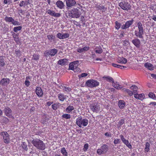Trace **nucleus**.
Returning a JSON list of instances; mask_svg holds the SVG:
<instances>
[{
	"label": "nucleus",
	"instance_id": "obj_11",
	"mask_svg": "<svg viewBox=\"0 0 156 156\" xmlns=\"http://www.w3.org/2000/svg\"><path fill=\"white\" fill-rule=\"evenodd\" d=\"M3 111L5 115L7 116L10 117L12 116V112L11 109L8 107H5Z\"/></svg>",
	"mask_w": 156,
	"mask_h": 156
},
{
	"label": "nucleus",
	"instance_id": "obj_27",
	"mask_svg": "<svg viewBox=\"0 0 156 156\" xmlns=\"http://www.w3.org/2000/svg\"><path fill=\"white\" fill-rule=\"evenodd\" d=\"M122 90L126 93L130 97L131 96L133 95V92L129 89L123 88L122 89Z\"/></svg>",
	"mask_w": 156,
	"mask_h": 156
},
{
	"label": "nucleus",
	"instance_id": "obj_16",
	"mask_svg": "<svg viewBox=\"0 0 156 156\" xmlns=\"http://www.w3.org/2000/svg\"><path fill=\"white\" fill-rule=\"evenodd\" d=\"M48 14L50 15L55 17H58L60 16V15L59 13H55L54 11L50 10H48L47 11Z\"/></svg>",
	"mask_w": 156,
	"mask_h": 156
},
{
	"label": "nucleus",
	"instance_id": "obj_51",
	"mask_svg": "<svg viewBox=\"0 0 156 156\" xmlns=\"http://www.w3.org/2000/svg\"><path fill=\"white\" fill-rule=\"evenodd\" d=\"M118 123L119 126H121L124 123V120L123 119H122L119 121Z\"/></svg>",
	"mask_w": 156,
	"mask_h": 156
},
{
	"label": "nucleus",
	"instance_id": "obj_58",
	"mask_svg": "<svg viewBox=\"0 0 156 156\" xmlns=\"http://www.w3.org/2000/svg\"><path fill=\"white\" fill-rule=\"evenodd\" d=\"M16 54L17 55H20V51L19 50H16Z\"/></svg>",
	"mask_w": 156,
	"mask_h": 156
},
{
	"label": "nucleus",
	"instance_id": "obj_13",
	"mask_svg": "<svg viewBox=\"0 0 156 156\" xmlns=\"http://www.w3.org/2000/svg\"><path fill=\"white\" fill-rule=\"evenodd\" d=\"M56 36L58 38L60 39H64L68 37L69 36V35L67 33L63 34L58 33L57 34Z\"/></svg>",
	"mask_w": 156,
	"mask_h": 156
},
{
	"label": "nucleus",
	"instance_id": "obj_64",
	"mask_svg": "<svg viewBox=\"0 0 156 156\" xmlns=\"http://www.w3.org/2000/svg\"><path fill=\"white\" fill-rule=\"evenodd\" d=\"M151 104L153 105L154 106L156 105V103L155 102H151L150 104V105H151Z\"/></svg>",
	"mask_w": 156,
	"mask_h": 156
},
{
	"label": "nucleus",
	"instance_id": "obj_4",
	"mask_svg": "<svg viewBox=\"0 0 156 156\" xmlns=\"http://www.w3.org/2000/svg\"><path fill=\"white\" fill-rule=\"evenodd\" d=\"M109 149L108 146L106 144H104L100 148L97 150V153L99 155L106 154Z\"/></svg>",
	"mask_w": 156,
	"mask_h": 156
},
{
	"label": "nucleus",
	"instance_id": "obj_39",
	"mask_svg": "<svg viewBox=\"0 0 156 156\" xmlns=\"http://www.w3.org/2000/svg\"><path fill=\"white\" fill-rule=\"evenodd\" d=\"M62 117L66 119H69L71 118V115L69 114H65L62 115Z\"/></svg>",
	"mask_w": 156,
	"mask_h": 156
},
{
	"label": "nucleus",
	"instance_id": "obj_47",
	"mask_svg": "<svg viewBox=\"0 0 156 156\" xmlns=\"http://www.w3.org/2000/svg\"><path fill=\"white\" fill-rule=\"evenodd\" d=\"M13 25L15 26H19L20 25V23L18 21L15 20L13 19V21L12 23Z\"/></svg>",
	"mask_w": 156,
	"mask_h": 156
},
{
	"label": "nucleus",
	"instance_id": "obj_25",
	"mask_svg": "<svg viewBox=\"0 0 156 156\" xmlns=\"http://www.w3.org/2000/svg\"><path fill=\"white\" fill-rule=\"evenodd\" d=\"M89 48L88 46H86L83 48H79L77 49V51L80 53L83 52L88 51Z\"/></svg>",
	"mask_w": 156,
	"mask_h": 156
},
{
	"label": "nucleus",
	"instance_id": "obj_2",
	"mask_svg": "<svg viewBox=\"0 0 156 156\" xmlns=\"http://www.w3.org/2000/svg\"><path fill=\"white\" fill-rule=\"evenodd\" d=\"M88 123V120L87 118H83L81 116L77 117L76 120V123L80 127L83 126L84 127L87 126Z\"/></svg>",
	"mask_w": 156,
	"mask_h": 156
},
{
	"label": "nucleus",
	"instance_id": "obj_63",
	"mask_svg": "<svg viewBox=\"0 0 156 156\" xmlns=\"http://www.w3.org/2000/svg\"><path fill=\"white\" fill-rule=\"evenodd\" d=\"M35 110V108L34 107H32L30 109V112H32Z\"/></svg>",
	"mask_w": 156,
	"mask_h": 156
},
{
	"label": "nucleus",
	"instance_id": "obj_6",
	"mask_svg": "<svg viewBox=\"0 0 156 156\" xmlns=\"http://www.w3.org/2000/svg\"><path fill=\"white\" fill-rule=\"evenodd\" d=\"M69 16L72 18H79L80 15V12L77 9H72L69 12Z\"/></svg>",
	"mask_w": 156,
	"mask_h": 156
},
{
	"label": "nucleus",
	"instance_id": "obj_26",
	"mask_svg": "<svg viewBox=\"0 0 156 156\" xmlns=\"http://www.w3.org/2000/svg\"><path fill=\"white\" fill-rule=\"evenodd\" d=\"M112 83L113 86L115 88H116L117 89H122H122L123 88L122 87H121V86L119 85V83L117 82H113Z\"/></svg>",
	"mask_w": 156,
	"mask_h": 156
},
{
	"label": "nucleus",
	"instance_id": "obj_20",
	"mask_svg": "<svg viewBox=\"0 0 156 156\" xmlns=\"http://www.w3.org/2000/svg\"><path fill=\"white\" fill-rule=\"evenodd\" d=\"M36 92L38 96L39 97L42 96L43 94L42 90L40 87H38L36 88Z\"/></svg>",
	"mask_w": 156,
	"mask_h": 156
},
{
	"label": "nucleus",
	"instance_id": "obj_17",
	"mask_svg": "<svg viewBox=\"0 0 156 156\" xmlns=\"http://www.w3.org/2000/svg\"><path fill=\"white\" fill-rule=\"evenodd\" d=\"M132 42L136 47H140V41L139 39H133L132 41Z\"/></svg>",
	"mask_w": 156,
	"mask_h": 156
},
{
	"label": "nucleus",
	"instance_id": "obj_18",
	"mask_svg": "<svg viewBox=\"0 0 156 156\" xmlns=\"http://www.w3.org/2000/svg\"><path fill=\"white\" fill-rule=\"evenodd\" d=\"M117 62L119 63L125 64L127 62V60L123 57H119L117 59Z\"/></svg>",
	"mask_w": 156,
	"mask_h": 156
},
{
	"label": "nucleus",
	"instance_id": "obj_46",
	"mask_svg": "<svg viewBox=\"0 0 156 156\" xmlns=\"http://www.w3.org/2000/svg\"><path fill=\"white\" fill-rule=\"evenodd\" d=\"M39 56L37 54H34L33 56L32 59L34 60H38L39 58Z\"/></svg>",
	"mask_w": 156,
	"mask_h": 156
},
{
	"label": "nucleus",
	"instance_id": "obj_40",
	"mask_svg": "<svg viewBox=\"0 0 156 156\" xmlns=\"http://www.w3.org/2000/svg\"><path fill=\"white\" fill-rule=\"evenodd\" d=\"M144 97V94H134V98H143Z\"/></svg>",
	"mask_w": 156,
	"mask_h": 156
},
{
	"label": "nucleus",
	"instance_id": "obj_44",
	"mask_svg": "<svg viewBox=\"0 0 156 156\" xmlns=\"http://www.w3.org/2000/svg\"><path fill=\"white\" fill-rule=\"evenodd\" d=\"M88 75V74L86 73H83L80 75H79L78 76V77L80 79L82 78V77H84L86 76H87Z\"/></svg>",
	"mask_w": 156,
	"mask_h": 156
},
{
	"label": "nucleus",
	"instance_id": "obj_34",
	"mask_svg": "<svg viewBox=\"0 0 156 156\" xmlns=\"http://www.w3.org/2000/svg\"><path fill=\"white\" fill-rule=\"evenodd\" d=\"M130 89L131 90H133L134 93H136L137 91L138 87L136 85H133L130 87Z\"/></svg>",
	"mask_w": 156,
	"mask_h": 156
},
{
	"label": "nucleus",
	"instance_id": "obj_1",
	"mask_svg": "<svg viewBox=\"0 0 156 156\" xmlns=\"http://www.w3.org/2000/svg\"><path fill=\"white\" fill-rule=\"evenodd\" d=\"M32 144L37 149L43 150L45 148V145L41 140L36 138L34 139L31 142Z\"/></svg>",
	"mask_w": 156,
	"mask_h": 156
},
{
	"label": "nucleus",
	"instance_id": "obj_35",
	"mask_svg": "<svg viewBox=\"0 0 156 156\" xmlns=\"http://www.w3.org/2000/svg\"><path fill=\"white\" fill-rule=\"evenodd\" d=\"M74 109V108L73 106L69 105L67 108H66V110L67 112L70 113L72 110Z\"/></svg>",
	"mask_w": 156,
	"mask_h": 156
},
{
	"label": "nucleus",
	"instance_id": "obj_8",
	"mask_svg": "<svg viewBox=\"0 0 156 156\" xmlns=\"http://www.w3.org/2000/svg\"><path fill=\"white\" fill-rule=\"evenodd\" d=\"M1 135L3 136L4 142L8 144L10 142L9 135L6 132H2L1 133Z\"/></svg>",
	"mask_w": 156,
	"mask_h": 156
},
{
	"label": "nucleus",
	"instance_id": "obj_37",
	"mask_svg": "<svg viewBox=\"0 0 156 156\" xmlns=\"http://www.w3.org/2000/svg\"><path fill=\"white\" fill-rule=\"evenodd\" d=\"M61 153L64 156H67V152L65 147H62L61 149Z\"/></svg>",
	"mask_w": 156,
	"mask_h": 156
},
{
	"label": "nucleus",
	"instance_id": "obj_19",
	"mask_svg": "<svg viewBox=\"0 0 156 156\" xmlns=\"http://www.w3.org/2000/svg\"><path fill=\"white\" fill-rule=\"evenodd\" d=\"M68 60L66 58L60 59L58 62V63L61 65H66L68 64Z\"/></svg>",
	"mask_w": 156,
	"mask_h": 156
},
{
	"label": "nucleus",
	"instance_id": "obj_55",
	"mask_svg": "<svg viewBox=\"0 0 156 156\" xmlns=\"http://www.w3.org/2000/svg\"><path fill=\"white\" fill-rule=\"evenodd\" d=\"M47 37L49 40H52L53 38V35H48Z\"/></svg>",
	"mask_w": 156,
	"mask_h": 156
},
{
	"label": "nucleus",
	"instance_id": "obj_29",
	"mask_svg": "<svg viewBox=\"0 0 156 156\" xmlns=\"http://www.w3.org/2000/svg\"><path fill=\"white\" fill-rule=\"evenodd\" d=\"M125 102L124 101L120 100L119 101L118 105L120 108H123L125 106Z\"/></svg>",
	"mask_w": 156,
	"mask_h": 156
},
{
	"label": "nucleus",
	"instance_id": "obj_30",
	"mask_svg": "<svg viewBox=\"0 0 156 156\" xmlns=\"http://www.w3.org/2000/svg\"><path fill=\"white\" fill-rule=\"evenodd\" d=\"M96 53L100 54L102 52L101 48L100 47H97L94 49Z\"/></svg>",
	"mask_w": 156,
	"mask_h": 156
},
{
	"label": "nucleus",
	"instance_id": "obj_48",
	"mask_svg": "<svg viewBox=\"0 0 156 156\" xmlns=\"http://www.w3.org/2000/svg\"><path fill=\"white\" fill-rule=\"evenodd\" d=\"M88 147H89V145H88V144L86 143V144H85L84 146V147H83V150L84 151H86L88 149Z\"/></svg>",
	"mask_w": 156,
	"mask_h": 156
},
{
	"label": "nucleus",
	"instance_id": "obj_53",
	"mask_svg": "<svg viewBox=\"0 0 156 156\" xmlns=\"http://www.w3.org/2000/svg\"><path fill=\"white\" fill-rule=\"evenodd\" d=\"M25 84L27 87H29L30 84V82L29 81L26 80L25 82Z\"/></svg>",
	"mask_w": 156,
	"mask_h": 156
},
{
	"label": "nucleus",
	"instance_id": "obj_50",
	"mask_svg": "<svg viewBox=\"0 0 156 156\" xmlns=\"http://www.w3.org/2000/svg\"><path fill=\"white\" fill-rule=\"evenodd\" d=\"M26 5V3L24 1H22V2H21L19 4V5L20 7H22V6H25Z\"/></svg>",
	"mask_w": 156,
	"mask_h": 156
},
{
	"label": "nucleus",
	"instance_id": "obj_60",
	"mask_svg": "<svg viewBox=\"0 0 156 156\" xmlns=\"http://www.w3.org/2000/svg\"><path fill=\"white\" fill-rule=\"evenodd\" d=\"M64 97V96L63 94H58V98H63Z\"/></svg>",
	"mask_w": 156,
	"mask_h": 156
},
{
	"label": "nucleus",
	"instance_id": "obj_62",
	"mask_svg": "<svg viewBox=\"0 0 156 156\" xmlns=\"http://www.w3.org/2000/svg\"><path fill=\"white\" fill-rule=\"evenodd\" d=\"M152 19L154 21H156V16L154 15L152 17Z\"/></svg>",
	"mask_w": 156,
	"mask_h": 156
},
{
	"label": "nucleus",
	"instance_id": "obj_32",
	"mask_svg": "<svg viewBox=\"0 0 156 156\" xmlns=\"http://www.w3.org/2000/svg\"><path fill=\"white\" fill-rule=\"evenodd\" d=\"M5 65L4 60L3 57L0 56V66L3 67Z\"/></svg>",
	"mask_w": 156,
	"mask_h": 156
},
{
	"label": "nucleus",
	"instance_id": "obj_43",
	"mask_svg": "<svg viewBox=\"0 0 156 156\" xmlns=\"http://www.w3.org/2000/svg\"><path fill=\"white\" fill-rule=\"evenodd\" d=\"M22 27L21 26H18L15 27L13 28V30L14 32H16L18 30H20L22 29Z\"/></svg>",
	"mask_w": 156,
	"mask_h": 156
},
{
	"label": "nucleus",
	"instance_id": "obj_57",
	"mask_svg": "<svg viewBox=\"0 0 156 156\" xmlns=\"http://www.w3.org/2000/svg\"><path fill=\"white\" fill-rule=\"evenodd\" d=\"M53 103V101H51V102H50V101H48V102L47 103V105L48 106H50L51 104H52Z\"/></svg>",
	"mask_w": 156,
	"mask_h": 156
},
{
	"label": "nucleus",
	"instance_id": "obj_54",
	"mask_svg": "<svg viewBox=\"0 0 156 156\" xmlns=\"http://www.w3.org/2000/svg\"><path fill=\"white\" fill-rule=\"evenodd\" d=\"M105 135V136H107L108 137H111L112 136L111 134L108 132L106 133Z\"/></svg>",
	"mask_w": 156,
	"mask_h": 156
},
{
	"label": "nucleus",
	"instance_id": "obj_36",
	"mask_svg": "<svg viewBox=\"0 0 156 156\" xmlns=\"http://www.w3.org/2000/svg\"><path fill=\"white\" fill-rule=\"evenodd\" d=\"M5 20L6 22H11L12 23L13 21V19L11 17H8L6 16L5 18Z\"/></svg>",
	"mask_w": 156,
	"mask_h": 156
},
{
	"label": "nucleus",
	"instance_id": "obj_21",
	"mask_svg": "<svg viewBox=\"0 0 156 156\" xmlns=\"http://www.w3.org/2000/svg\"><path fill=\"white\" fill-rule=\"evenodd\" d=\"M56 4L57 7L60 9H62L65 6L63 2L60 0L57 1L56 3Z\"/></svg>",
	"mask_w": 156,
	"mask_h": 156
},
{
	"label": "nucleus",
	"instance_id": "obj_10",
	"mask_svg": "<svg viewBox=\"0 0 156 156\" xmlns=\"http://www.w3.org/2000/svg\"><path fill=\"white\" fill-rule=\"evenodd\" d=\"M58 50L56 49H53L46 51L45 52L46 56L50 55L51 56H54L57 52Z\"/></svg>",
	"mask_w": 156,
	"mask_h": 156
},
{
	"label": "nucleus",
	"instance_id": "obj_41",
	"mask_svg": "<svg viewBox=\"0 0 156 156\" xmlns=\"http://www.w3.org/2000/svg\"><path fill=\"white\" fill-rule=\"evenodd\" d=\"M63 90L64 91H65L67 92H69L71 90V89L69 87L66 86H64L63 87Z\"/></svg>",
	"mask_w": 156,
	"mask_h": 156
},
{
	"label": "nucleus",
	"instance_id": "obj_59",
	"mask_svg": "<svg viewBox=\"0 0 156 156\" xmlns=\"http://www.w3.org/2000/svg\"><path fill=\"white\" fill-rule=\"evenodd\" d=\"M151 76L152 77L156 79V74H151Z\"/></svg>",
	"mask_w": 156,
	"mask_h": 156
},
{
	"label": "nucleus",
	"instance_id": "obj_14",
	"mask_svg": "<svg viewBox=\"0 0 156 156\" xmlns=\"http://www.w3.org/2000/svg\"><path fill=\"white\" fill-rule=\"evenodd\" d=\"M66 1L67 6L69 7L75 5L76 4L75 0H66Z\"/></svg>",
	"mask_w": 156,
	"mask_h": 156
},
{
	"label": "nucleus",
	"instance_id": "obj_24",
	"mask_svg": "<svg viewBox=\"0 0 156 156\" xmlns=\"http://www.w3.org/2000/svg\"><path fill=\"white\" fill-rule=\"evenodd\" d=\"M135 35L136 36L139 37L140 38H143V34L144 32L136 30L134 32Z\"/></svg>",
	"mask_w": 156,
	"mask_h": 156
},
{
	"label": "nucleus",
	"instance_id": "obj_12",
	"mask_svg": "<svg viewBox=\"0 0 156 156\" xmlns=\"http://www.w3.org/2000/svg\"><path fill=\"white\" fill-rule=\"evenodd\" d=\"M133 20L127 21L125 24L121 26V28L122 29H125L129 28L133 24Z\"/></svg>",
	"mask_w": 156,
	"mask_h": 156
},
{
	"label": "nucleus",
	"instance_id": "obj_3",
	"mask_svg": "<svg viewBox=\"0 0 156 156\" xmlns=\"http://www.w3.org/2000/svg\"><path fill=\"white\" fill-rule=\"evenodd\" d=\"M79 62L76 61L70 63L69 65V69L73 71L74 72L80 71V69L78 67Z\"/></svg>",
	"mask_w": 156,
	"mask_h": 156
},
{
	"label": "nucleus",
	"instance_id": "obj_38",
	"mask_svg": "<svg viewBox=\"0 0 156 156\" xmlns=\"http://www.w3.org/2000/svg\"><path fill=\"white\" fill-rule=\"evenodd\" d=\"M21 145L23 148L24 150L26 151H27L28 150V148L27 147V145L26 143L23 142Z\"/></svg>",
	"mask_w": 156,
	"mask_h": 156
},
{
	"label": "nucleus",
	"instance_id": "obj_28",
	"mask_svg": "<svg viewBox=\"0 0 156 156\" xmlns=\"http://www.w3.org/2000/svg\"><path fill=\"white\" fill-rule=\"evenodd\" d=\"M103 79L109 82H113V79L109 76H105L103 77Z\"/></svg>",
	"mask_w": 156,
	"mask_h": 156
},
{
	"label": "nucleus",
	"instance_id": "obj_61",
	"mask_svg": "<svg viewBox=\"0 0 156 156\" xmlns=\"http://www.w3.org/2000/svg\"><path fill=\"white\" fill-rule=\"evenodd\" d=\"M10 1V0H4V3L5 4H6L8 2H9Z\"/></svg>",
	"mask_w": 156,
	"mask_h": 156
},
{
	"label": "nucleus",
	"instance_id": "obj_42",
	"mask_svg": "<svg viewBox=\"0 0 156 156\" xmlns=\"http://www.w3.org/2000/svg\"><path fill=\"white\" fill-rule=\"evenodd\" d=\"M120 142L121 141L120 139L118 138L115 139L113 142L114 144L115 145L120 144Z\"/></svg>",
	"mask_w": 156,
	"mask_h": 156
},
{
	"label": "nucleus",
	"instance_id": "obj_49",
	"mask_svg": "<svg viewBox=\"0 0 156 156\" xmlns=\"http://www.w3.org/2000/svg\"><path fill=\"white\" fill-rule=\"evenodd\" d=\"M148 96L149 98H156L154 94L153 93H150L148 94Z\"/></svg>",
	"mask_w": 156,
	"mask_h": 156
},
{
	"label": "nucleus",
	"instance_id": "obj_45",
	"mask_svg": "<svg viewBox=\"0 0 156 156\" xmlns=\"http://www.w3.org/2000/svg\"><path fill=\"white\" fill-rule=\"evenodd\" d=\"M115 28L117 30L119 29V28L120 27L121 24H120V23L117 21H116L115 22Z\"/></svg>",
	"mask_w": 156,
	"mask_h": 156
},
{
	"label": "nucleus",
	"instance_id": "obj_33",
	"mask_svg": "<svg viewBox=\"0 0 156 156\" xmlns=\"http://www.w3.org/2000/svg\"><path fill=\"white\" fill-rule=\"evenodd\" d=\"M137 27L139 31L144 32V30L142 23L140 22L137 23Z\"/></svg>",
	"mask_w": 156,
	"mask_h": 156
},
{
	"label": "nucleus",
	"instance_id": "obj_31",
	"mask_svg": "<svg viewBox=\"0 0 156 156\" xmlns=\"http://www.w3.org/2000/svg\"><path fill=\"white\" fill-rule=\"evenodd\" d=\"M145 146V153L147 152L150 150V144L148 142H147L146 143Z\"/></svg>",
	"mask_w": 156,
	"mask_h": 156
},
{
	"label": "nucleus",
	"instance_id": "obj_5",
	"mask_svg": "<svg viewBox=\"0 0 156 156\" xmlns=\"http://www.w3.org/2000/svg\"><path fill=\"white\" fill-rule=\"evenodd\" d=\"M99 84V83L98 82L93 79L88 80L85 83V85L90 88L98 86Z\"/></svg>",
	"mask_w": 156,
	"mask_h": 156
},
{
	"label": "nucleus",
	"instance_id": "obj_22",
	"mask_svg": "<svg viewBox=\"0 0 156 156\" xmlns=\"http://www.w3.org/2000/svg\"><path fill=\"white\" fill-rule=\"evenodd\" d=\"M9 82V80L7 78L2 79L0 81V84L2 85H7Z\"/></svg>",
	"mask_w": 156,
	"mask_h": 156
},
{
	"label": "nucleus",
	"instance_id": "obj_23",
	"mask_svg": "<svg viewBox=\"0 0 156 156\" xmlns=\"http://www.w3.org/2000/svg\"><path fill=\"white\" fill-rule=\"evenodd\" d=\"M144 66L150 70H152L154 69L153 66L150 63L147 62L145 63L144 64Z\"/></svg>",
	"mask_w": 156,
	"mask_h": 156
},
{
	"label": "nucleus",
	"instance_id": "obj_9",
	"mask_svg": "<svg viewBox=\"0 0 156 156\" xmlns=\"http://www.w3.org/2000/svg\"><path fill=\"white\" fill-rule=\"evenodd\" d=\"M119 137L122 142L126 145L128 147L131 149H132V145L130 143H129V141L126 139L122 135H120Z\"/></svg>",
	"mask_w": 156,
	"mask_h": 156
},
{
	"label": "nucleus",
	"instance_id": "obj_56",
	"mask_svg": "<svg viewBox=\"0 0 156 156\" xmlns=\"http://www.w3.org/2000/svg\"><path fill=\"white\" fill-rule=\"evenodd\" d=\"M112 66L114 67H117V68H120V65H117L116 64H114V63L112 64Z\"/></svg>",
	"mask_w": 156,
	"mask_h": 156
},
{
	"label": "nucleus",
	"instance_id": "obj_15",
	"mask_svg": "<svg viewBox=\"0 0 156 156\" xmlns=\"http://www.w3.org/2000/svg\"><path fill=\"white\" fill-rule=\"evenodd\" d=\"M100 108V106L98 104H93L90 107V109L93 112H98Z\"/></svg>",
	"mask_w": 156,
	"mask_h": 156
},
{
	"label": "nucleus",
	"instance_id": "obj_52",
	"mask_svg": "<svg viewBox=\"0 0 156 156\" xmlns=\"http://www.w3.org/2000/svg\"><path fill=\"white\" fill-rule=\"evenodd\" d=\"M52 108L54 110H56L57 108V105L56 104H54L52 105Z\"/></svg>",
	"mask_w": 156,
	"mask_h": 156
},
{
	"label": "nucleus",
	"instance_id": "obj_7",
	"mask_svg": "<svg viewBox=\"0 0 156 156\" xmlns=\"http://www.w3.org/2000/svg\"><path fill=\"white\" fill-rule=\"evenodd\" d=\"M119 6L124 10H128L131 9V6L127 2H122L119 4Z\"/></svg>",
	"mask_w": 156,
	"mask_h": 156
}]
</instances>
